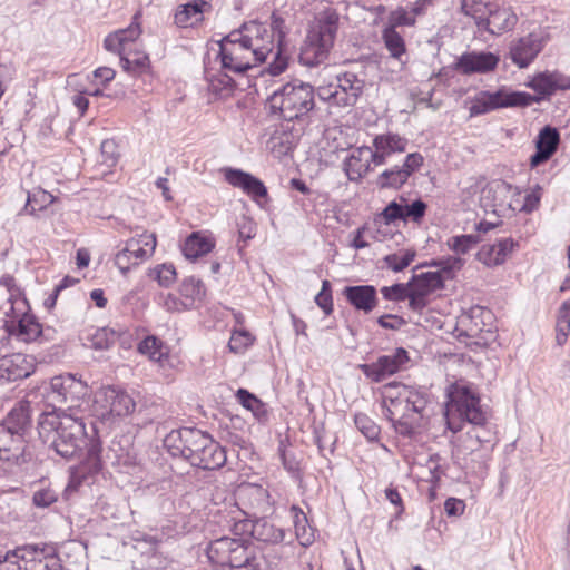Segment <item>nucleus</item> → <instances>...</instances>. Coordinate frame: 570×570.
Wrapping results in <instances>:
<instances>
[{"instance_id": "nucleus-1", "label": "nucleus", "mask_w": 570, "mask_h": 570, "mask_svg": "<svg viewBox=\"0 0 570 570\" xmlns=\"http://www.w3.org/2000/svg\"><path fill=\"white\" fill-rule=\"evenodd\" d=\"M446 404L445 417L448 428L452 432L461 430V422L466 421L472 426L458 438L453 446V455L463 461L478 462L485 456V443L490 442V431L483 428L487 415L480 405L476 393L463 382L452 385Z\"/></svg>"}, {"instance_id": "nucleus-2", "label": "nucleus", "mask_w": 570, "mask_h": 570, "mask_svg": "<svg viewBox=\"0 0 570 570\" xmlns=\"http://www.w3.org/2000/svg\"><path fill=\"white\" fill-rule=\"evenodd\" d=\"M37 429L42 442L65 459L75 458L88 445L82 416L67 410L55 407L41 413Z\"/></svg>"}, {"instance_id": "nucleus-3", "label": "nucleus", "mask_w": 570, "mask_h": 570, "mask_svg": "<svg viewBox=\"0 0 570 570\" xmlns=\"http://www.w3.org/2000/svg\"><path fill=\"white\" fill-rule=\"evenodd\" d=\"M383 405L385 416L392 422L394 430L410 436L421 426L428 396L422 391L402 384L389 383L383 387Z\"/></svg>"}, {"instance_id": "nucleus-4", "label": "nucleus", "mask_w": 570, "mask_h": 570, "mask_svg": "<svg viewBox=\"0 0 570 570\" xmlns=\"http://www.w3.org/2000/svg\"><path fill=\"white\" fill-rule=\"evenodd\" d=\"M164 445L173 456H181L204 470L219 469L226 462L225 450L197 429L174 430L166 435Z\"/></svg>"}, {"instance_id": "nucleus-5", "label": "nucleus", "mask_w": 570, "mask_h": 570, "mask_svg": "<svg viewBox=\"0 0 570 570\" xmlns=\"http://www.w3.org/2000/svg\"><path fill=\"white\" fill-rule=\"evenodd\" d=\"M268 106L274 115L284 120L301 119L315 106L314 89L302 81L288 82L271 95Z\"/></svg>"}, {"instance_id": "nucleus-6", "label": "nucleus", "mask_w": 570, "mask_h": 570, "mask_svg": "<svg viewBox=\"0 0 570 570\" xmlns=\"http://www.w3.org/2000/svg\"><path fill=\"white\" fill-rule=\"evenodd\" d=\"M338 14L333 9L320 13L308 30L302 49V60L306 65H316L324 60L327 51L334 43L337 31Z\"/></svg>"}, {"instance_id": "nucleus-7", "label": "nucleus", "mask_w": 570, "mask_h": 570, "mask_svg": "<svg viewBox=\"0 0 570 570\" xmlns=\"http://www.w3.org/2000/svg\"><path fill=\"white\" fill-rule=\"evenodd\" d=\"M48 396L61 405L59 409L80 415L89 407L90 387L76 374L65 373L50 380Z\"/></svg>"}, {"instance_id": "nucleus-8", "label": "nucleus", "mask_w": 570, "mask_h": 570, "mask_svg": "<svg viewBox=\"0 0 570 570\" xmlns=\"http://www.w3.org/2000/svg\"><path fill=\"white\" fill-rule=\"evenodd\" d=\"M539 100L540 98L528 92L511 91L505 88H501L495 92L480 91L470 100L469 112L473 117L500 108L525 107Z\"/></svg>"}, {"instance_id": "nucleus-9", "label": "nucleus", "mask_w": 570, "mask_h": 570, "mask_svg": "<svg viewBox=\"0 0 570 570\" xmlns=\"http://www.w3.org/2000/svg\"><path fill=\"white\" fill-rule=\"evenodd\" d=\"M364 88V80L346 71L336 77V83L320 86L317 96L332 106L352 107L356 104Z\"/></svg>"}, {"instance_id": "nucleus-10", "label": "nucleus", "mask_w": 570, "mask_h": 570, "mask_svg": "<svg viewBox=\"0 0 570 570\" xmlns=\"http://www.w3.org/2000/svg\"><path fill=\"white\" fill-rule=\"evenodd\" d=\"M239 33L237 30L232 31L220 41V60L224 70L233 73H244L248 69L255 67L257 63L252 57L247 46L242 39H238Z\"/></svg>"}, {"instance_id": "nucleus-11", "label": "nucleus", "mask_w": 570, "mask_h": 570, "mask_svg": "<svg viewBox=\"0 0 570 570\" xmlns=\"http://www.w3.org/2000/svg\"><path fill=\"white\" fill-rule=\"evenodd\" d=\"M135 407L136 403L127 392L112 386L102 387L95 394L94 413L102 420L127 416L135 411Z\"/></svg>"}, {"instance_id": "nucleus-12", "label": "nucleus", "mask_w": 570, "mask_h": 570, "mask_svg": "<svg viewBox=\"0 0 570 570\" xmlns=\"http://www.w3.org/2000/svg\"><path fill=\"white\" fill-rule=\"evenodd\" d=\"M156 235L144 232L126 242L125 247L115 255V265L126 274L131 267L149 258L156 248Z\"/></svg>"}, {"instance_id": "nucleus-13", "label": "nucleus", "mask_w": 570, "mask_h": 570, "mask_svg": "<svg viewBox=\"0 0 570 570\" xmlns=\"http://www.w3.org/2000/svg\"><path fill=\"white\" fill-rule=\"evenodd\" d=\"M244 43L249 49L256 63L264 62L268 55L273 53L275 39L269 29L261 22L249 21L237 30Z\"/></svg>"}, {"instance_id": "nucleus-14", "label": "nucleus", "mask_w": 570, "mask_h": 570, "mask_svg": "<svg viewBox=\"0 0 570 570\" xmlns=\"http://www.w3.org/2000/svg\"><path fill=\"white\" fill-rule=\"evenodd\" d=\"M546 45V38L540 32H530L513 39L509 43V58L520 69L534 61Z\"/></svg>"}, {"instance_id": "nucleus-15", "label": "nucleus", "mask_w": 570, "mask_h": 570, "mask_svg": "<svg viewBox=\"0 0 570 570\" xmlns=\"http://www.w3.org/2000/svg\"><path fill=\"white\" fill-rule=\"evenodd\" d=\"M36 370L32 356L14 353L0 358V382H11L30 376Z\"/></svg>"}, {"instance_id": "nucleus-16", "label": "nucleus", "mask_w": 570, "mask_h": 570, "mask_svg": "<svg viewBox=\"0 0 570 570\" xmlns=\"http://www.w3.org/2000/svg\"><path fill=\"white\" fill-rule=\"evenodd\" d=\"M407 353L403 348H397L391 355L381 356L372 364L362 365L363 373L375 382L383 381L385 377L396 373L406 362Z\"/></svg>"}, {"instance_id": "nucleus-17", "label": "nucleus", "mask_w": 570, "mask_h": 570, "mask_svg": "<svg viewBox=\"0 0 570 570\" xmlns=\"http://www.w3.org/2000/svg\"><path fill=\"white\" fill-rule=\"evenodd\" d=\"M225 180L233 187L242 189L255 202L267 196V189L262 180L240 169L224 168Z\"/></svg>"}, {"instance_id": "nucleus-18", "label": "nucleus", "mask_w": 570, "mask_h": 570, "mask_svg": "<svg viewBox=\"0 0 570 570\" xmlns=\"http://www.w3.org/2000/svg\"><path fill=\"white\" fill-rule=\"evenodd\" d=\"M499 57L492 52H466L455 62V70L462 75L485 73L495 69Z\"/></svg>"}, {"instance_id": "nucleus-19", "label": "nucleus", "mask_w": 570, "mask_h": 570, "mask_svg": "<svg viewBox=\"0 0 570 570\" xmlns=\"http://www.w3.org/2000/svg\"><path fill=\"white\" fill-rule=\"evenodd\" d=\"M407 139L397 134H383L377 135L373 139L372 153L374 155V165L381 166L387 161V159L399 153L402 154L406 150Z\"/></svg>"}, {"instance_id": "nucleus-20", "label": "nucleus", "mask_w": 570, "mask_h": 570, "mask_svg": "<svg viewBox=\"0 0 570 570\" xmlns=\"http://www.w3.org/2000/svg\"><path fill=\"white\" fill-rule=\"evenodd\" d=\"M212 11V4L205 0H193L177 7L174 22L179 28H193L204 20V14Z\"/></svg>"}, {"instance_id": "nucleus-21", "label": "nucleus", "mask_w": 570, "mask_h": 570, "mask_svg": "<svg viewBox=\"0 0 570 570\" xmlns=\"http://www.w3.org/2000/svg\"><path fill=\"white\" fill-rule=\"evenodd\" d=\"M343 296L357 311L370 314L377 306L376 288L372 285L346 286Z\"/></svg>"}, {"instance_id": "nucleus-22", "label": "nucleus", "mask_w": 570, "mask_h": 570, "mask_svg": "<svg viewBox=\"0 0 570 570\" xmlns=\"http://www.w3.org/2000/svg\"><path fill=\"white\" fill-rule=\"evenodd\" d=\"M139 13L134 16V21L126 29H119L109 33L104 41V47L110 52H126L130 50V45L141 35V28L138 22Z\"/></svg>"}, {"instance_id": "nucleus-23", "label": "nucleus", "mask_w": 570, "mask_h": 570, "mask_svg": "<svg viewBox=\"0 0 570 570\" xmlns=\"http://www.w3.org/2000/svg\"><path fill=\"white\" fill-rule=\"evenodd\" d=\"M518 244L512 238H503L494 244L483 245L478 254V259L488 267H494L505 262Z\"/></svg>"}, {"instance_id": "nucleus-24", "label": "nucleus", "mask_w": 570, "mask_h": 570, "mask_svg": "<svg viewBox=\"0 0 570 570\" xmlns=\"http://www.w3.org/2000/svg\"><path fill=\"white\" fill-rule=\"evenodd\" d=\"M492 7L494 8L491 9L483 29L491 35H500L511 30L517 24L518 18L510 8L502 6L497 0H494Z\"/></svg>"}, {"instance_id": "nucleus-25", "label": "nucleus", "mask_w": 570, "mask_h": 570, "mask_svg": "<svg viewBox=\"0 0 570 570\" xmlns=\"http://www.w3.org/2000/svg\"><path fill=\"white\" fill-rule=\"evenodd\" d=\"M243 531H249L252 537L258 541L277 544L284 541L285 530L277 528L266 519H258L254 522H242Z\"/></svg>"}, {"instance_id": "nucleus-26", "label": "nucleus", "mask_w": 570, "mask_h": 570, "mask_svg": "<svg viewBox=\"0 0 570 570\" xmlns=\"http://www.w3.org/2000/svg\"><path fill=\"white\" fill-rule=\"evenodd\" d=\"M560 136L556 128L546 126L538 136L537 139V153L531 156V167H537L540 164L547 161L557 150L559 145Z\"/></svg>"}, {"instance_id": "nucleus-27", "label": "nucleus", "mask_w": 570, "mask_h": 570, "mask_svg": "<svg viewBox=\"0 0 570 570\" xmlns=\"http://www.w3.org/2000/svg\"><path fill=\"white\" fill-rule=\"evenodd\" d=\"M527 86L541 96H550L559 89H570V78L558 72H542L533 77Z\"/></svg>"}, {"instance_id": "nucleus-28", "label": "nucleus", "mask_w": 570, "mask_h": 570, "mask_svg": "<svg viewBox=\"0 0 570 570\" xmlns=\"http://www.w3.org/2000/svg\"><path fill=\"white\" fill-rule=\"evenodd\" d=\"M512 190L513 187L505 181L495 180L492 183H487L484 180L478 203L485 210L492 209L495 212L497 207L502 206L501 197L511 194Z\"/></svg>"}, {"instance_id": "nucleus-29", "label": "nucleus", "mask_w": 570, "mask_h": 570, "mask_svg": "<svg viewBox=\"0 0 570 570\" xmlns=\"http://www.w3.org/2000/svg\"><path fill=\"white\" fill-rule=\"evenodd\" d=\"M345 170L351 180L362 177L374 164L372 147L363 146L354 149L345 160Z\"/></svg>"}, {"instance_id": "nucleus-30", "label": "nucleus", "mask_w": 570, "mask_h": 570, "mask_svg": "<svg viewBox=\"0 0 570 570\" xmlns=\"http://www.w3.org/2000/svg\"><path fill=\"white\" fill-rule=\"evenodd\" d=\"M487 312L480 306H473L463 312L456 321V331L466 337H478L484 330L483 321Z\"/></svg>"}, {"instance_id": "nucleus-31", "label": "nucleus", "mask_w": 570, "mask_h": 570, "mask_svg": "<svg viewBox=\"0 0 570 570\" xmlns=\"http://www.w3.org/2000/svg\"><path fill=\"white\" fill-rule=\"evenodd\" d=\"M8 333L17 340L30 343L36 341L42 333L41 325L33 316L24 314L17 323H7Z\"/></svg>"}, {"instance_id": "nucleus-32", "label": "nucleus", "mask_w": 570, "mask_h": 570, "mask_svg": "<svg viewBox=\"0 0 570 570\" xmlns=\"http://www.w3.org/2000/svg\"><path fill=\"white\" fill-rule=\"evenodd\" d=\"M23 452V438L0 426V460L18 462Z\"/></svg>"}, {"instance_id": "nucleus-33", "label": "nucleus", "mask_w": 570, "mask_h": 570, "mask_svg": "<svg viewBox=\"0 0 570 570\" xmlns=\"http://www.w3.org/2000/svg\"><path fill=\"white\" fill-rule=\"evenodd\" d=\"M30 404L29 402H19L7 415L1 428L8 431L22 435L26 429L30 425Z\"/></svg>"}, {"instance_id": "nucleus-34", "label": "nucleus", "mask_w": 570, "mask_h": 570, "mask_svg": "<svg viewBox=\"0 0 570 570\" xmlns=\"http://www.w3.org/2000/svg\"><path fill=\"white\" fill-rule=\"evenodd\" d=\"M271 19H272V23H271L269 31L273 33V38L275 37V35L277 36L278 48H277V51L275 52L274 60L269 63L268 71L273 76H278L287 67L288 59L286 56L283 55V52L281 50V43H282V40L284 39L286 32L284 30V28H285L284 20L279 16H277L274 12L272 14Z\"/></svg>"}, {"instance_id": "nucleus-35", "label": "nucleus", "mask_w": 570, "mask_h": 570, "mask_svg": "<svg viewBox=\"0 0 570 570\" xmlns=\"http://www.w3.org/2000/svg\"><path fill=\"white\" fill-rule=\"evenodd\" d=\"M215 240L200 232L190 234L185 240L183 253L187 259L195 261L213 250Z\"/></svg>"}, {"instance_id": "nucleus-36", "label": "nucleus", "mask_w": 570, "mask_h": 570, "mask_svg": "<svg viewBox=\"0 0 570 570\" xmlns=\"http://www.w3.org/2000/svg\"><path fill=\"white\" fill-rule=\"evenodd\" d=\"M138 351L147 355L150 361L165 368L170 365L168 348L156 336H147L138 345Z\"/></svg>"}, {"instance_id": "nucleus-37", "label": "nucleus", "mask_w": 570, "mask_h": 570, "mask_svg": "<svg viewBox=\"0 0 570 570\" xmlns=\"http://www.w3.org/2000/svg\"><path fill=\"white\" fill-rule=\"evenodd\" d=\"M444 286L440 272H423L416 274L409 282V289L429 297L433 292Z\"/></svg>"}, {"instance_id": "nucleus-38", "label": "nucleus", "mask_w": 570, "mask_h": 570, "mask_svg": "<svg viewBox=\"0 0 570 570\" xmlns=\"http://www.w3.org/2000/svg\"><path fill=\"white\" fill-rule=\"evenodd\" d=\"M24 570H60L61 566L56 556L45 554L33 548H26Z\"/></svg>"}, {"instance_id": "nucleus-39", "label": "nucleus", "mask_w": 570, "mask_h": 570, "mask_svg": "<svg viewBox=\"0 0 570 570\" xmlns=\"http://www.w3.org/2000/svg\"><path fill=\"white\" fill-rule=\"evenodd\" d=\"M513 198L509 203V207L512 210L531 213L538 208L542 196V189L540 186H535L531 190L522 195L517 188H513Z\"/></svg>"}, {"instance_id": "nucleus-40", "label": "nucleus", "mask_w": 570, "mask_h": 570, "mask_svg": "<svg viewBox=\"0 0 570 570\" xmlns=\"http://www.w3.org/2000/svg\"><path fill=\"white\" fill-rule=\"evenodd\" d=\"M120 58L121 68L132 75H141L149 68V57L145 52L137 50H127L126 52H116Z\"/></svg>"}, {"instance_id": "nucleus-41", "label": "nucleus", "mask_w": 570, "mask_h": 570, "mask_svg": "<svg viewBox=\"0 0 570 570\" xmlns=\"http://www.w3.org/2000/svg\"><path fill=\"white\" fill-rule=\"evenodd\" d=\"M493 2L494 0H462L461 9L465 16L473 18L481 29L491 13Z\"/></svg>"}, {"instance_id": "nucleus-42", "label": "nucleus", "mask_w": 570, "mask_h": 570, "mask_svg": "<svg viewBox=\"0 0 570 570\" xmlns=\"http://www.w3.org/2000/svg\"><path fill=\"white\" fill-rule=\"evenodd\" d=\"M493 2L494 0H462L461 9L465 16L473 18L481 29L491 13Z\"/></svg>"}, {"instance_id": "nucleus-43", "label": "nucleus", "mask_w": 570, "mask_h": 570, "mask_svg": "<svg viewBox=\"0 0 570 570\" xmlns=\"http://www.w3.org/2000/svg\"><path fill=\"white\" fill-rule=\"evenodd\" d=\"M235 540L236 539L223 537L210 542L207 548L208 559L214 564L226 566L229 554L233 552Z\"/></svg>"}, {"instance_id": "nucleus-44", "label": "nucleus", "mask_w": 570, "mask_h": 570, "mask_svg": "<svg viewBox=\"0 0 570 570\" xmlns=\"http://www.w3.org/2000/svg\"><path fill=\"white\" fill-rule=\"evenodd\" d=\"M291 513L294 520L295 534L297 540L303 547H308L314 542L315 535L313 528L308 524L307 517L297 507L291 508Z\"/></svg>"}, {"instance_id": "nucleus-45", "label": "nucleus", "mask_w": 570, "mask_h": 570, "mask_svg": "<svg viewBox=\"0 0 570 570\" xmlns=\"http://www.w3.org/2000/svg\"><path fill=\"white\" fill-rule=\"evenodd\" d=\"M179 295L185 301V306L193 308L205 296V286L200 279L188 277L180 284Z\"/></svg>"}, {"instance_id": "nucleus-46", "label": "nucleus", "mask_w": 570, "mask_h": 570, "mask_svg": "<svg viewBox=\"0 0 570 570\" xmlns=\"http://www.w3.org/2000/svg\"><path fill=\"white\" fill-rule=\"evenodd\" d=\"M53 203V196L43 189H36L28 193L27 203L22 213L35 215L37 212L46 209Z\"/></svg>"}, {"instance_id": "nucleus-47", "label": "nucleus", "mask_w": 570, "mask_h": 570, "mask_svg": "<svg viewBox=\"0 0 570 570\" xmlns=\"http://www.w3.org/2000/svg\"><path fill=\"white\" fill-rule=\"evenodd\" d=\"M382 39L391 57L400 59L405 53L403 37L392 27H385L382 31Z\"/></svg>"}, {"instance_id": "nucleus-48", "label": "nucleus", "mask_w": 570, "mask_h": 570, "mask_svg": "<svg viewBox=\"0 0 570 570\" xmlns=\"http://www.w3.org/2000/svg\"><path fill=\"white\" fill-rule=\"evenodd\" d=\"M252 558V550H249L240 539H236L233 552L229 554L226 566L230 568L250 567Z\"/></svg>"}, {"instance_id": "nucleus-49", "label": "nucleus", "mask_w": 570, "mask_h": 570, "mask_svg": "<svg viewBox=\"0 0 570 570\" xmlns=\"http://www.w3.org/2000/svg\"><path fill=\"white\" fill-rule=\"evenodd\" d=\"M431 266L438 267L436 272L442 275V283L445 279H452L454 275L463 267L464 259L458 256H448L438 261H433Z\"/></svg>"}, {"instance_id": "nucleus-50", "label": "nucleus", "mask_w": 570, "mask_h": 570, "mask_svg": "<svg viewBox=\"0 0 570 570\" xmlns=\"http://www.w3.org/2000/svg\"><path fill=\"white\" fill-rule=\"evenodd\" d=\"M484 178L482 177H468L460 181L461 197L463 202L471 204L475 203V198L480 196Z\"/></svg>"}, {"instance_id": "nucleus-51", "label": "nucleus", "mask_w": 570, "mask_h": 570, "mask_svg": "<svg viewBox=\"0 0 570 570\" xmlns=\"http://www.w3.org/2000/svg\"><path fill=\"white\" fill-rule=\"evenodd\" d=\"M407 179L406 173L400 167H395L383 171L379 176L377 184L382 188H400Z\"/></svg>"}, {"instance_id": "nucleus-52", "label": "nucleus", "mask_w": 570, "mask_h": 570, "mask_svg": "<svg viewBox=\"0 0 570 570\" xmlns=\"http://www.w3.org/2000/svg\"><path fill=\"white\" fill-rule=\"evenodd\" d=\"M26 548L8 551L0 556V570H24Z\"/></svg>"}, {"instance_id": "nucleus-53", "label": "nucleus", "mask_w": 570, "mask_h": 570, "mask_svg": "<svg viewBox=\"0 0 570 570\" xmlns=\"http://www.w3.org/2000/svg\"><path fill=\"white\" fill-rule=\"evenodd\" d=\"M234 87V80L227 73H220L209 79V90L219 96L227 97L232 94Z\"/></svg>"}, {"instance_id": "nucleus-54", "label": "nucleus", "mask_w": 570, "mask_h": 570, "mask_svg": "<svg viewBox=\"0 0 570 570\" xmlns=\"http://www.w3.org/2000/svg\"><path fill=\"white\" fill-rule=\"evenodd\" d=\"M400 200H402L403 220L411 219L414 223H420L425 215L426 204L421 199H416L407 205L404 197H400Z\"/></svg>"}, {"instance_id": "nucleus-55", "label": "nucleus", "mask_w": 570, "mask_h": 570, "mask_svg": "<svg viewBox=\"0 0 570 570\" xmlns=\"http://www.w3.org/2000/svg\"><path fill=\"white\" fill-rule=\"evenodd\" d=\"M254 342V336L246 330H238L232 333L228 347L234 353H244Z\"/></svg>"}, {"instance_id": "nucleus-56", "label": "nucleus", "mask_w": 570, "mask_h": 570, "mask_svg": "<svg viewBox=\"0 0 570 570\" xmlns=\"http://www.w3.org/2000/svg\"><path fill=\"white\" fill-rule=\"evenodd\" d=\"M415 253L405 250L385 256L384 262L389 268L394 272H401L406 268L414 259Z\"/></svg>"}, {"instance_id": "nucleus-57", "label": "nucleus", "mask_w": 570, "mask_h": 570, "mask_svg": "<svg viewBox=\"0 0 570 570\" xmlns=\"http://www.w3.org/2000/svg\"><path fill=\"white\" fill-rule=\"evenodd\" d=\"M478 243V237L473 235L453 236L448 240V246L451 250L459 255L466 254Z\"/></svg>"}, {"instance_id": "nucleus-58", "label": "nucleus", "mask_w": 570, "mask_h": 570, "mask_svg": "<svg viewBox=\"0 0 570 570\" xmlns=\"http://www.w3.org/2000/svg\"><path fill=\"white\" fill-rule=\"evenodd\" d=\"M415 17L411 14L403 7H399L395 10L391 11L389 14V21L386 27H392V29H396V27L407 26L412 27L415 24Z\"/></svg>"}, {"instance_id": "nucleus-59", "label": "nucleus", "mask_w": 570, "mask_h": 570, "mask_svg": "<svg viewBox=\"0 0 570 570\" xmlns=\"http://www.w3.org/2000/svg\"><path fill=\"white\" fill-rule=\"evenodd\" d=\"M236 397L245 409L253 412L255 415H257L262 409V402L245 389H239L236 392Z\"/></svg>"}, {"instance_id": "nucleus-60", "label": "nucleus", "mask_w": 570, "mask_h": 570, "mask_svg": "<svg viewBox=\"0 0 570 570\" xmlns=\"http://www.w3.org/2000/svg\"><path fill=\"white\" fill-rule=\"evenodd\" d=\"M58 500V494L50 488L39 489L33 493L32 502L38 508H48Z\"/></svg>"}, {"instance_id": "nucleus-61", "label": "nucleus", "mask_w": 570, "mask_h": 570, "mask_svg": "<svg viewBox=\"0 0 570 570\" xmlns=\"http://www.w3.org/2000/svg\"><path fill=\"white\" fill-rule=\"evenodd\" d=\"M316 304L323 309L326 315L333 311V301L331 294V284L328 281H323L322 289L315 297Z\"/></svg>"}, {"instance_id": "nucleus-62", "label": "nucleus", "mask_w": 570, "mask_h": 570, "mask_svg": "<svg viewBox=\"0 0 570 570\" xmlns=\"http://www.w3.org/2000/svg\"><path fill=\"white\" fill-rule=\"evenodd\" d=\"M155 278L160 286L168 287L176 279V271L173 265L163 264L154 269Z\"/></svg>"}, {"instance_id": "nucleus-63", "label": "nucleus", "mask_w": 570, "mask_h": 570, "mask_svg": "<svg viewBox=\"0 0 570 570\" xmlns=\"http://www.w3.org/2000/svg\"><path fill=\"white\" fill-rule=\"evenodd\" d=\"M355 424L358 430L370 440H374L379 435L377 425L365 414L355 415Z\"/></svg>"}, {"instance_id": "nucleus-64", "label": "nucleus", "mask_w": 570, "mask_h": 570, "mask_svg": "<svg viewBox=\"0 0 570 570\" xmlns=\"http://www.w3.org/2000/svg\"><path fill=\"white\" fill-rule=\"evenodd\" d=\"M102 163L111 167L117 163L118 159V147L115 140L106 139L100 146Z\"/></svg>"}]
</instances>
